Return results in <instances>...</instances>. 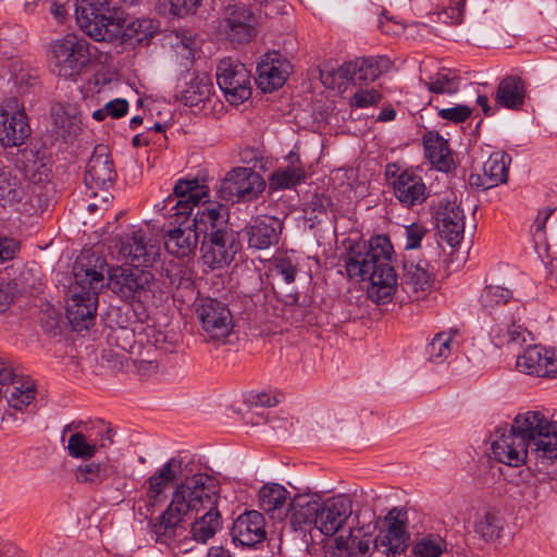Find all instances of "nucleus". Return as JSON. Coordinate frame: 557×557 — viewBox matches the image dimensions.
Returning a JSON list of instances; mask_svg holds the SVG:
<instances>
[{"instance_id": "nucleus-1", "label": "nucleus", "mask_w": 557, "mask_h": 557, "mask_svg": "<svg viewBox=\"0 0 557 557\" xmlns=\"http://www.w3.org/2000/svg\"><path fill=\"white\" fill-rule=\"evenodd\" d=\"M491 449L495 459L511 467L529 460L533 465L534 479L525 485L522 496L536 500L545 496L557 481V421L549 420L541 411L519 413L510 428H497Z\"/></svg>"}, {"instance_id": "nucleus-2", "label": "nucleus", "mask_w": 557, "mask_h": 557, "mask_svg": "<svg viewBox=\"0 0 557 557\" xmlns=\"http://www.w3.org/2000/svg\"><path fill=\"white\" fill-rule=\"evenodd\" d=\"M186 463V474L176 484L172 500L156 521L150 522L151 532L158 542H166L176 536L184 518L193 512L218 508L220 484L208 473H191Z\"/></svg>"}, {"instance_id": "nucleus-3", "label": "nucleus", "mask_w": 557, "mask_h": 557, "mask_svg": "<svg viewBox=\"0 0 557 557\" xmlns=\"http://www.w3.org/2000/svg\"><path fill=\"white\" fill-rule=\"evenodd\" d=\"M393 246L385 235H376L368 243L351 244L345 256V269L350 278L369 280V297L386 302L394 295L397 275L391 264Z\"/></svg>"}, {"instance_id": "nucleus-4", "label": "nucleus", "mask_w": 557, "mask_h": 557, "mask_svg": "<svg viewBox=\"0 0 557 557\" xmlns=\"http://www.w3.org/2000/svg\"><path fill=\"white\" fill-rule=\"evenodd\" d=\"M76 22L81 30L95 41L141 44L156 33L149 18H137L125 24L123 11L112 0H77Z\"/></svg>"}, {"instance_id": "nucleus-5", "label": "nucleus", "mask_w": 557, "mask_h": 557, "mask_svg": "<svg viewBox=\"0 0 557 557\" xmlns=\"http://www.w3.org/2000/svg\"><path fill=\"white\" fill-rule=\"evenodd\" d=\"M75 282L66 305V318L75 331L92 324L98 305V290L103 286V273L83 263L74 265Z\"/></svg>"}, {"instance_id": "nucleus-6", "label": "nucleus", "mask_w": 557, "mask_h": 557, "mask_svg": "<svg viewBox=\"0 0 557 557\" xmlns=\"http://www.w3.org/2000/svg\"><path fill=\"white\" fill-rule=\"evenodd\" d=\"M108 288L126 304L156 305L163 292L161 283L149 272L133 267H116L109 272Z\"/></svg>"}, {"instance_id": "nucleus-7", "label": "nucleus", "mask_w": 557, "mask_h": 557, "mask_svg": "<svg viewBox=\"0 0 557 557\" xmlns=\"http://www.w3.org/2000/svg\"><path fill=\"white\" fill-rule=\"evenodd\" d=\"M409 534L405 524L393 518L385 532H381L375 540L369 534L359 536L352 531L347 536H339V543L346 545L347 557H371L373 550L386 557H396L405 553Z\"/></svg>"}, {"instance_id": "nucleus-8", "label": "nucleus", "mask_w": 557, "mask_h": 557, "mask_svg": "<svg viewBox=\"0 0 557 557\" xmlns=\"http://www.w3.org/2000/svg\"><path fill=\"white\" fill-rule=\"evenodd\" d=\"M96 52V46L74 34H67L51 44L49 60L58 76L75 81Z\"/></svg>"}, {"instance_id": "nucleus-9", "label": "nucleus", "mask_w": 557, "mask_h": 557, "mask_svg": "<svg viewBox=\"0 0 557 557\" xmlns=\"http://www.w3.org/2000/svg\"><path fill=\"white\" fill-rule=\"evenodd\" d=\"M201 326V336L206 342L225 344L234 329V319L228 306L215 298H202L196 306Z\"/></svg>"}, {"instance_id": "nucleus-10", "label": "nucleus", "mask_w": 557, "mask_h": 557, "mask_svg": "<svg viewBox=\"0 0 557 557\" xmlns=\"http://www.w3.org/2000/svg\"><path fill=\"white\" fill-rule=\"evenodd\" d=\"M388 60L384 58H358L345 62L335 71L323 70L320 78L329 88L341 87L346 82H374L384 71L387 70Z\"/></svg>"}, {"instance_id": "nucleus-11", "label": "nucleus", "mask_w": 557, "mask_h": 557, "mask_svg": "<svg viewBox=\"0 0 557 557\" xmlns=\"http://www.w3.org/2000/svg\"><path fill=\"white\" fill-rule=\"evenodd\" d=\"M216 83L231 104L238 106L251 96L250 72L237 60L224 58L219 62Z\"/></svg>"}, {"instance_id": "nucleus-12", "label": "nucleus", "mask_w": 557, "mask_h": 557, "mask_svg": "<svg viewBox=\"0 0 557 557\" xmlns=\"http://www.w3.org/2000/svg\"><path fill=\"white\" fill-rule=\"evenodd\" d=\"M258 20L243 4L227 5L218 23V33L232 44H246L257 35Z\"/></svg>"}, {"instance_id": "nucleus-13", "label": "nucleus", "mask_w": 557, "mask_h": 557, "mask_svg": "<svg viewBox=\"0 0 557 557\" xmlns=\"http://www.w3.org/2000/svg\"><path fill=\"white\" fill-rule=\"evenodd\" d=\"M264 187L265 183L259 173L249 168H236L221 183L219 193L226 201H250Z\"/></svg>"}, {"instance_id": "nucleus-14", "label": "nucleus", "mask_w": 557, "mask_h": 557, "mask_svg": "<svg viewBox=\"0 0 557 557\" xmlns=\"http://www.w3.org/2000/svg\"><path fill=\"white\" fill-rule=\"evenodd\" d=\"M386 177L391 180L397 200L407 208L420 206L429 197L422 177L411 170H400L395 163L388 164Z\"/></svg>"}, {"instance_id": "nucleus-15", "label": "nucleus", "mask_w": 557, "mask_h": 557, "mask_svg": "<svg viewBox=\"0 0 557 557\" xmlns=\"http://www.w3.org/2000/svg\"><path fill=\"white\" fill-rule=\"evenodd\" d=\"M30 127L16 98L0 106V143L3 147L21 146L29 136Z\"/></svg>"}, {"instance_id": "nucleus-16", "label": "nucleus", "mask_w": 557, "mask_h": 557, "mask_svg": "<svg viewBox=\"0 0 557 557\" xmlns=\"http://www.w3.org/2000/svg\"><path fill=\"white\" fill-rule=\"evenodd\" d=\"M239 244L233 231L203 237L200 246L201 260L210 270L227 267L237 253Z\"/></svg>"}, {"instance_id": "nucleus-17", "label": "nucleus", "mask_w": 557, "mask_h": 557, "mask_svg": "<svg viewBox=\"0 0 557 557\" xmlns=\"http://www.w3.org/2000/svg\"><path fill=\"white\" fill-rule=\"evenodd\" d=\"M116 176L109 148L104 145L96 146L86 165L84 182L87 188L91 189L95 196L98 189L107 191L114 185Z\"/></svg>"}, {"instance_id": "nucleus-18", "label": "nucleus", "mask_w": 557, "mask_h": 557, "mask_svg": "<svg viewBox=\"0 0 557 557\" xmlns=\"http://www.w3.org/2000/svg\"><path fill=\"white\" fill-rule=\"evenodd\" d=\"M352 513V503L347 495H337L320 503L315 528L326 536L336 534Z\"/></svg>"}, {"instance_id": "nucleus-19", "label": "nucleus", "mask_w": 557, "mask_h": 557, "mask_svg": "<svg viewBox=\"0 0 557 557\" xmlns=\"http://www.w3.org/2000/svg\"><path fill=\"white\" fill-rule=\"evenodd\" d=\"M517 368L527 374L556 377L557 350L540 345L529 346L517 358Z\"/></svg>"}, {"instance_id": "nucleus-20", "label": "nucleus", "mask_w": 557, "mask_h": 557, "mask_svg": "<svg viewBox=\"0 0 557 557\" xmlns=\"http://www.w3.org/2000/svg\"><path fill=\"white\" fill-rule=\"evenodd\" d=\"M435 219L440 237L450 247L458 246L465 234V214L460 206L456 201H442Z\"/></svg>"}, {"instance_id": "nucleus-21", "label": "nucleus", "mask_w": 557, "mask_h": 557, "mask_svg": "<svg viewBox=\"0 0 557 557\" xmlns=\"http://www.w3.org/2000/svg\"><path fill=\"white\" fill-rule=\"evenodd\" d=\"M120 256L133 267L152 265L159 255V248L146 238L141 230L125 235L120 242Z\"/></svg>"}, {"instance_id": "nucleus-22", "label": "nucleus", "mask_w": 557, "mask_h": 557, "mask_svg": "<svg viewBox=\"0 0 557 557\" xmlns=\"http://www.w3.org/2000/svg\"><path fill=\"white\" fill-rule=\"evenodd\" d=\"M248 246L265 250L278 245L283 232V221L272 215H260L245 228Z\"/></svg>"}, {"instance_id": "nucleus-23", "label": "nucleus", "mask_w": 557, "mask_h": 557, "mask_svg": "<svg viewBox=\"0 0 557 557\" xmlns=\"http://www.w3.org/2000/svg\"><path fill=\"white\" fill-rule=\"evenodd\" d=\"M231 535L236 545L255 547L267 539L264 517L257 510L239 515L233 522Z\"/></svg>"}, {"instance_id": "nucleus-24", "label": "nucleus", "mask_w": 557, "mask_h": 557, "mask_svg": "<svg viewBox=\"0 0 557 557\" xmlns=\"http://www.w3.org/2000/svg\"><path fill=\"white\" fill-rule=\"evenodd\" d=\"M289 73V63L278 52L265 53L257 66L256 83L264 92L281 88Z\"/></svg>"}, {"instance_id": "nucleus-25", "label": "nucleus", "mask_w": 557, "mask_h": 557, "mask_svg": "<svg viewBox=\"0 0 557 557\" xmlns=\"http://www.w3.org/2000/svg\"><path fill=\"white\" fill-rule=\"evenodd\" d=\"M511 158L505 151L492 152L482 166V174H471V187L490 189L507 182Z\"/></svg>"}, {"instance_id": "nucleus-26", "label": "nucleus", "mask_w": 557, "mask_h": 557, "mask_svg": "<svg viewBox=\"0 0 557 557\" xmlns=\"http://www.w3.org/2000/svg\"><path fill=\"white\" fill-rule=\"evenodd\" d=\"M228 209L221 203H209L205 207H198L195 213L191 227L197 231V235L212 237L232 231L228 227Z\"/></svg>"}, {"instance_id": "nucleus-27", "label": "nucleus", "mask_w": 557, "mask_h": 557, "mask_svg": "<svg viewBox=\"0 0 557 557\" xmlns=\"http://www.w3.org/2000/svg\"><path fill=\"white\" fill-rule=\"evenodd\" d=\"M113 444V434L111 429L103 426L96 435L92 433L84 434L76 432L69 437L67 453L76 459L88 460L92 458L97 451L107 448Z\"/></svg>"}, {"instance_id": "nucleus-28", "label": "nucleus", "mask_w": 557, "mask_h": 557, "mask_svg": "<svg viewBox=\"0 0 557 557\" xmlns=\"http://www.w3.org/2000/svg\"><path fill=\"white\" fill-rule=\"evenodd\" d=\"M211 89L208 76L186 72L176 86L175 99L185 106L195 107L209 99Z\"/></svg>"}, {"instance_id": "nucleus-29", "label": "nucleus", "mask_w": 557, "mask_h": 557, "mask_svg": "<svg viewBox=\"0 0 557 557\" xmlns=\"http://www.w3.org/2000/svg\"><path fill=\"white\" fill-rule=\"evenodd\" d=\"M186 219H181L177 227L166 232L164 236V246L170 255L177 258H185L194 255L199 236L191 225L182 227Z\"/></svg>"}, {"instance_id": "nucleus-30", "label": "nucleus", "mask_w": 557, "mask_h": 557, "mask_svg": "<svg viewBox=\"0 0 557 557\" xmlns=\"http://www.w3.org/2000/svg\"><path fill=\"white\" fill-rule=\"evenodd\" d=\"M186 474V463L181 458H171L159 471L148 479L147 496L156 500L174 481H182Z\"/></svg>"}, {"instance_id": "nucleus-31", "label": "nucleus", "mask_w": 557, "mask_h": 557, "mask_svg": "<svg viewBox=\"0 0 557 557\" xmlns=\"http://www.w3.org/2000/svg\"><path fill=\"white\" fill-rule=\"evenodd\" d=\"M525 96V82L517 75H508L499 82L495 101L506 109L520 110L524 104Z\"/></svg>"}, {"instance_id": "nucleus-32", "label": "nucleus", "mask_w": 557, "mask_h": 557, "mask_svg": "<svg viewBox=\"0 0 557 557\" xmlns=\"http://www.w3.org/2000/svg\"><path fill=\"white\" fill-rule=\"evenodd\" d=\"M423 146L426 159L435 169L448 172L453 168L448 144L438 133L429 132L424 135Z\"/></svg>"}, {"instance_id": "nucleus-33", "label": "nucleus", "mask_w": 557, "mask_h": 557, "mask_svg": "<svg viewBox=\"0 0 557 557\" xmlns=\"http://www.w3.org/2000/svg\"><path fill=\"white\" fill-rule=\"evenodd\" d=\"M51 117L53 132L65 141L75 138L82 131L81 115L73 107L58 104L52 108Z\"/></svg>"}, {"instance_id": "nucleus-34", "label": "nucleus", "mask_w": 557, "mask_h": 557, "mask_svg": "<svg viewBox=\"0 0 557 557\" xmlns=\"http://www.w3.org/2000/svg\"><path fill=\"white\" fill-rule=\"evenodd\" d=\"M404 278L414 292H425L432 287L434 273L426 260L408 258L404 261Z\"/></svg>"}, {"instance_id": "nucleus-35", "label": "nucleus", "mask_w": 557, "mask_h": 557, "mask_svg": "<svg viewBox=\"0 0 557 557\" xmlns=\"http://www.w3.org/2000/svg\"><path fill=\"white\" fill-rule=\"evenodd\" d=\"M320 509V502L311 499L307 496H296L288 511V519L295 530L301 529L304 525L313 523L315 525L317 516Z\"/></svg>"}, {"instance_id": "nucleus-36", "label": "nucleus", "mask_w": 557, "mask_h": 557, "mask_svg": "<svg viewBox=\"0 0 557 557\" xmlns=\"http://www.w3.org/2000/svg\"><path fill=\"white\" fill-rule=\"evenodd\" d=\"M202 515L191 523V539L197 543L205 544L212 539L222 525V519L218 508L201 510Z\"/></svg>"}, {"instance_id": "nucleus-37", "label": "nucleus", "mask_w": 557, "mask_h": 557, "mask_svg": "<svg viewBox=\"0 0 557 557\" xmlns=\"http://www.w3.org/2000/svg\"><path fill=\"white\" fill-rule=\"evenodd\" d=\"M209 202V187L200 185L197 180L193 184V190L188 198L178 199L174 206L175 213L173 214L175 222H181V219H187L195 207H205Z\"/></svg>"}, {"instance_id": "nucleus-38", "label": "nucleus", "mask_w": 557, "mask_h": 557, "mask_svg": "<svg viewBox=\"0 0 557 557\" xmlns=\"http://www.w3.org/2000/svg\"><path fill=\"white\" fill-rule=\"evenodd\" d=\"M24 190L21 181L7 166L0 168V206L8 207L23 199Z\"/></svg>"}, {"instance_id": "nucleus-39", "label": "nucleus", "mask_w": 557, "mask_h": 557, "mask_svg": "<svg viewBox=\"0 0 557 557\" xmlns=\"http://www.w3.org/2000/svg\"><path fill=\"white\" fill-rule=\"evenodd\" d=\"M113 471L108 462H89L81 465L75 470L76 481L89 485H99Z\"/></svg>"}, {"instance_id": "nucleus-40", "label": "nucleus", "mask_w": 557, "mask_h": 557, "mask_svg": "<svg viewBox=\"0 0 557 557\" xmlns=\"http://www.w3.org/2000/svg\"><path fill=\"white\" fill-rule=\"evenodd\" d=\"M288 491L277 483H268L259 491L260 508L267 512L280 509L286 503Z\"/></svg>"}, {"instance_id": "nucleus-41", "label": "nucleus", "mask_w": 557, "mask_h": 557, "mask_svg": "<svg viewBox=\"0 0 557 557\" xmlns=\"http://www.w3.org/2000/svg\"><path fill=\"white\" fill-rule=\"evenodd\" d=\"M512 298V292L499 285H487L480 295V302L486 312H492L499 306L506 305Z\"/></svg>"}, {"instance_id": "nucleus-42", "label": "nucleus", "mask_w": 557, "mask_h": 557, "mask_svg": "<svg viewBox=\"0 0 557 557\" xmlns=\"http://www.w3.org/2000/svg\"><path fill=\"white\" fill-rule=\"evenodd\" d=\"M503 529L502 519L493 512H486L475 523L474 531L485 542H495L500 537Z\"/></svg>"}, {"instance_id": "nucleus-43", "label": "nucleus", "mask_w": 557, "mask_h": 557, "mask_svg": "<svg viewBox=\"0 0 557 557\" xmlns=\"http://www.w3.org/2000/svg\"><path fill=\"white\" fill-rule=\"evenodd\" d=\"M304 177L305 171L301 168L292 165L285 169H280L272 173L270 177V188H290L300 183Z\"/></svg>"}, {"instance_id": "nucleus-44", "label": "nucleus", "mask_w": 557, "mask_h": 557, "mask_svg": "<svg viewBox=\"0 0 557 557\" xmlns=\"http://www.w3.org/2000/svg\"><path fill=\"white\" fill-rule=\"evenodd\" d=\"M446 550V542L437 535H426L412 547L413 557H440Z\"/></svg>"}, {"instance_id": "nucleus-45", "label": "nucleus", "mask_w": 557, "mask_h": 557, "mask_svg": "<svg viewBox=\"0 0 557 557\" xmlns=\"http://www.w3.org/2000/svg\"><path fill=\"white\" fill-rule=\"evenodd\" d=\"M453 345V333L436 334L426 348L430 360L436 363L443 362L450 355Z\"/></svg>"}, {"instance_id": "nucleus-46", "label": "nucleus", "mask_w": 557, "mask_h": 557, "mask_svg": "<svg viewBox=\"0 0 557 557\" xmlns=\"http://www.w3.org/2000/svg\"><path fill=\"white\" fill-rule=\"evenodd\" d=\"M521 322V317L512 318L510 323H506L505 327H499L497 335L500 344L519 343L525 341L527 329Z\"/></svg>"}, {"instance_id": "nucleus-47", "label": "nucleus", "mask_w": 557, "mask_h": 557, "mask_svg": "<svg viewBox=\"0 0 557 557\" xmlns=\"http://www.w3.org/2000/svg\"><path fill=\"white\" fill-rule=\"evenodd\" d=\"M426 86L430 91L435 94H454L458 89V82L446 73H437L426 83Z\"/></svg>"}, {"instance_id": "nucleus-48", "label": "nucleus", "mask_w": 557, "mask_h": 557, "mask_svg": "<svg viewBox=\"0 0 557 557\" xmlns=\"http://www.w3.org/2000/svg\"><path fill=\"white\" fill-rule=\"evenodd\" d=\"M381 94L375 89H359L350 98V107L352 108H369L376 106L381 100Z\"/></svg>"}, {"instance_id": "nucleus-49", "label": "nucleus", "mask_w": 557, "mask_h": 557, "mask_svg": "<svg viewBox=\"0 0 557 557\" xmlns=\"http://www.w3.org/2000/svg\"><path fill=\"white\" fill-rule=\"evenodd\" d=\"M273 271L276 275H280L285 283L289 284L295 281L298 268L289 258L278 257L274 259Z\"/></svg>"}, {"instance_id": "nucleus-50", "label": "nucleus", "mask_w": 557, "mask_h": 557, "mask_svg": "<svg viewBox=\"0 0 557 557\" xmlns=\"http://www.w3.org/2000/svg\"><path fill=\"white\" fill-rule=\"evenodd\" d=\"M472 113V110L468 106L458 104L453 108H445L438 111V115L443 120H447L454 123L465 122Z\"/></svg>"}, {"instance_id": "nucleus-51", "label": "nucleus", "mask_w": 557, "mask_h": 557, "mask_svg": "<svg viewBox=\"0 0 557 557\" xmlns=\"http://www.w3.org/2000/svg\"><path fill=\"white\" fill-rule=\"evenodd\" d=\"M426 231L425 228L417 223H412L411 225L406 226L405 235H406V249H416L420 246L422 238L424 237Z\"/></svg>"}, {"instance_id": "nucleus-52", "label": "nucleus", "mask_w": 557, "mask_h": 557, "mask_svg": "<svg viewBox=\"0 0 557 557\" xmlns=\"http://www.w3.org/2000/svg\"><path fill=\"white\" fill-rule=\"evenodd\" d=\"M35 398V388L32 384H26V391L20 392L18 397H15L14 394H10L8 396L9 405L17 410H22L26 406H28Z\"/></svg>"}, {"instance_id": "nucleus-53", "label": "nucleus", "mask_w": 557, "mask_h": 557, "mask_svg": "<svg viewBox=\"0 0 557 557\" xmlns=\"http://www.w3.org/2000/svg\"><path fill=\"white\" fill-rule=\"evenodd\" d=\"M170 9L174 15L183 16L196 11L201 0H169Z\"/></svg>"}, {"instance_id": "nucleus-54", "label": "nucleus", "mask_w": 557, "mask_h": 557, "mask_svg": "<svg viewBox=\"0 0 557 557\" xmlns=\"http://www.w3.org/2000/svg\"><path fill=\"white\" fill-rule=\"evenodd\" d=\"M20 250V243L14 238L0 237V262L11 260Z\"/></svg>"}, {"instance_id": "nucleus-55", "label": "nucleus", "mask_w": 557, "mask_h": 557, "mask_svg": "<svg viewBox=\"0 0 557 557\" xmlns=\"http://www.w3.org/2000/svg\"><path fill=\"white\" fill-rule=\"evenodd\" d=\"M108 116L119 119L124 116L128 111V102L125 99L116 98L109 101L104 107Z\"/></svg>"}, {"instance_id": "nucleus-56", "label": "nucleus", "mask_w": 557, "mask_h": 557, "mask_svg": "<svg viewBox=\"0 0 557 557\" xmlns=\"http://www.w3.org/2000/svg\"><path fill=\"white\" fill-rule=\"evenodd\" d=\"M16 293V284L13 282H0V312L11 304Z\"/></svg>"}, {"instance_id": "nucleus-57", "label": "nucleus", "mask_w": 557, "mask_h": 557, "mask_svg": "<svg viewBox=\"0 0 557 557\" xmlns=\"http://www.w3.org/2000/svg\"><path fill=\"white\" fill-rule=\"evenodd\" d=\"M69 1L70 0H44V3L49 5V11L54 18L61 22L66 15L65 4Z\"/></svg>"}, {"instance_id": "nucleus-58", "label": "nucleus", "mask_w": 557, "mask_h": 557, "mask_svg": "<svg viewBox=\"0 0 557 557\" xmlns=\"http://www.w3.org/2000/svg\"><path fill=\"white\" fill-rule=\"evenodd\" d=\"M193 184H195V180H180L175 184L173 191L177 200L188 198L190 190H193Z\"/></svg>"}, {"instance_id": "nucleus-59", "label": "nucleus", "mask_w": 557, "mask_h": 557, "mask_svg": "<svg viewBox=\"0 0 557 557\" xmlns=\"http://www.w3.org/2000/svg\"><path fill=\"white\" fill-rule=\"evenodd\" d=\"M345 546L339 543V536L334 539L332 543L324 546L325 557H347V550H344Z\"/></svg>"}, {"instance_id": "nucleus-60", "label": "nucleus", "mask_w": 557, "mask_h": 557, "mask_svg": "<svg viewBox=\"0 0 557 557\" xmlns=\"http://www.w3.org/2000/svg\"><path fill=\"white\" fill-rule=\"evenodd\" d=\"M15 379L13 369L4 361H0V384L7 385Z\"/></svg>"}, {"instance_id": "nucleus-61", "label": "nucleus", "mask_w": 557, "mask_h": 557, "mask_svg": "<svg viewBox=\"0 0 557 557\" xmlns=\"http://www.w3.org/2000/svg\"><path fill=\"white\" fill-rule=\"evenodd\" d=\"M176 53L180 54L182 58H185L186 60H190L194 58V51L191 47V41L189 39L182 40L176 46Z\"/></svg>"}, {"instance_id": "nucleus-62", "label": "nucleus", "mask_w": 557, "mask_h": 557, "mask_svg": "<svg viewBox=\"0 0 557 557\" xmlns=\"http://www.w3.org/2000/svg\"><path fill=\"white\" fill-rule=\"evenodd\" d=\"M256 404L262 407H272L277 404V399L268 393H259L256 396Z\"/></svg>"}, {"instance_id": "nucleus-63", "label": "nucleus", "mask_w": 557, "mask_h": 557, "mask_svg": "<svg viewBox=\"0 0 557 557\" xmlns=\"http://www.w3.org/2000/svg\"><path fill=\"white\" fill-rule=\"evenodd\" d=\"M10 384L11 385L7 386L3 392L7 399L10 394H14L15 397H18L20 392L26 391V385L20 381H15V379Z\"/></svg>"}, {"instance_id": "nucleus-64", "label": "nucleus", "mask_w": 557, "mask_h": 557, "mask_svg": "<svg viewBox=\"0 0 557 557\" xmlns=\"http://www.w3.org/2000/svg\"><path fill=\"white\" fill-rule=\"evenodd\" d=\"M206 557H233V555L222 546H212L209 548Z\"/></svg>"}]
</instances>
